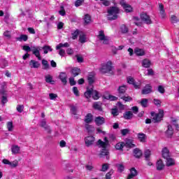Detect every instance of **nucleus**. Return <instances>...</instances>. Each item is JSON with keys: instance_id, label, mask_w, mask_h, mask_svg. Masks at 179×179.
<instances>
[{"instance_id": "1", "label": "nucleus", "mask_w": 179, "mask_h": 179, "mask_svg": "<svg viewBox=\"0 0 179 179\" xmlns=\"http://www.w3.org/2000/svg\"><path fill=\"white\" fill-rule=\"evenodd\" d=\"M108 20H115L118 19V13H120V8L116 6H112L108 10Z\"/></svg>"}, {"instance_id": "2", "label": "nucleus", "mask_w": 179, "mask_h": 179, "mask_svg": "<svg viewBox=\"0 0 179 179\" xmlns=\"http://www.w3.org/2000/svg\"><path fill=\"white\" fill-rule=\"evenodd\" d=\"M150 114L151 117H152V121L156 124L160 122L162 120H163V117H164V110L159 109L158 113L151 112Z\"/></svg>"}, {"instance_id": "3", "label": "nucleus", "mask_w": 179, "mask_h": 179, "mask_svg": "<svg viewBox=\"0 0 179 179\" xmlns=\"http://www.w3.org/2000/svg\"><path fill=\"white\" fill-rule=\"evenodd\" d=\"M113 63L111 61H108L106 64L103 65L100 69L101 73H110L113 75Z\"/></svg>"}, {"instance_id": "4", "label": "nucleus", "mask_w": 179, "mask_h": 179, "mask_svg": "<svg viewBox=\"0 0 179 179\" xmlns=\"http://www.w3.org/2000/svg\"><path fill=\"white\" fill-rule=\"evenodd\" d=\"M97 38L100 40V41H103V44L107 45L110 43V39L108 36H106L104 34V31L101 30L99 31V35Z\"/></svg>"}, {"instance_id": "5", "label": "nucleus", "mask_w": 179, "mask_h": 179, "mask_svg": "<svg viewBox=\"0 0 179 179\" xmlns=\"http://www.w3.org/2000/svg\"><path fill=\"white\" fill-rule=\"evenodd\" d=\"M40 51H41V47L40 46H32L31 47V52L33 53L36 58H38V61H41V55L40 54Z\"/></svg>"}, {"instance_id": "6", "label": "nucleus", "mask_w": 179, "mask_h": 179, "mask_svg": "<svg viewBox=\"0 0 179 179\" xmlns=\"http://www.w3.org/2000/svg\"><path fill=\"white\" fill-rule=\"evenodd\" d=\"M87 81H88V87L90 89H94L93 83L96 81V77H94V74L93 73H90L87 76Z\"/></svg>"}, {"instance_id": "7", "label": "nucleus", "mask_w": 179, "mask_h": 179, "mask_svg": "<svg viewBox=\"0 0 179 179\" xmlns=\"http://www.w3.org/2000/svg\"><path fill=\"white\" fill-rule=\"evenodd\" d=\"M141 20L145 22L146 24H152V19H150V16H149L145 13H143L141 14Z\"/></svg>"}, {"instance_id": "8", "label": "nucleus", "mask_w": 179, "mask_h": 179, "mask_svg": "<svg viewBox=\"0 0 179 179\" xmlns=\"http://www.w3.org/2000/svg\"><path fill=\"white\" fill-rule=\"evenodd\" d=\"M120 3L121 6H122V8L124 9L125 12H127V13L132 12V7L129 4L127 3L125 0H121Z\"/></svg>"}, {"instance_id": "9", "label": "nucleus", "mask_w": 179, "mask_h": 179, "mask_svg": "<svg viewBox=\"0 0 179 179\" xmlns=\"http://www.w3.org/2000/svg\"><path fill=\"white\" fill-rule=\"evenodd\" d=\"M94 141H96V138L93 136H88L85 138V143L87 148H89L90 146H92L93 143H94Z\"/></svg>"}, {"instance_id": "10", "label": "nucleus", "mask_w": 179, "mask_h": 179, "mask_svg": "<svg viewBox=\"0 0 179 179\" xmlns=\"http://www.w3.org/2000/svg\"><path fill=\"white\" fill-rule=\"evenodd\" d=\"M124 147L127 149H134V148H136V145L134 144V140L126 138L124 140Z\"/></svg>"}, {"instance_id": "11", "label": "nucleus", "mask_w": 179, "mask_h": 179, "mask_svg": "<svg viewBox=\"0 0 179 179\" xmlns=\"http://www.w3.org/2000/svg\"><path fill=\"white\" fill-rule=\"evenodd\" d=\"M103 141L98 140L96 145L97 146H99V148H102L103 149H107V146H108V139H107V137H105L103 138Z\"/></svg>"}, {"instance_id": "12", "label": "nucleus", "mask_w": 179, "mask_h": 179, "mask_svg": "<svg viewBox=\"0 0 179 179\" xmlns=\"http://www.w3.org/2000/svg\"><path fill=\"white\" fill-rule=\"evenodd\" d=\"M173 135H174V129H173L171 124H168L167 129L165 131V136L166 138H173Z\"/></svg>"}, {"instance_id": "13", "label": "nucleus", "mask_w": 179, "mask_h": 179, "mask_svg": "<svg viewBox=\"0 0 179 179\" xmlns=\"http://www.w3.org/2000/svg\"><path fill=\"white\" fill-rule=\"evenodd\" d=\"M94 122L96 125H97L98 127H100V125H103V124H106V118L101 116H98L95 117Z\"/></svg>"}, {"instance_id": "14", "label": "nucleus", "mask_w": 179, "mask_h": 179, "mask_svg": "<svg viewBox=\"0 0 179 179\" xmlns=\"http://www.w3.org/2000/svg\"><path fill=\"white\" fill-rule=\"evenodd\" d=\"M128 89V87L127 85H121L117 89L118 96L119 97H121L122 96H124L125 94V92H127V90Z\"/></svg>"}, {"instance_id": "15", "label": "nucleus", "mask_w": 179, "mask_h": 179, "mask_svg": "<svg viewBox=\"0 0 179 179\" xmlns=\"http://www.w3.org/2000/svg\"><path fill=\"white\" fill-rule=\"evenodd\" d=\"M67 78L68 75L65 72H61L59 76V79H60L63 85H66V83H68V81L66 80Z\"/></svg>"}, {"instance_id": "16", "label": "nucleus", "mask_w": 179, "mask_h": 179, "mask_svg": "<svg viewBox=\"0 0 179 179\" xmlns=\"http://www.w3.org/2000/svg\"><path fill=\"white\" fill-rule=\"evenodd\" d=\"M152 87L150 86V85L147 84L143 90L141 91L142 94H149L150 93H152Z\"/></svg>"}, {"instance_id": "17", "label": "nucleus", "mask_w": 179, "mask_h": 179, "mask_svg": "<svg viewBox=\"0 0 179 179\" xmlns=\"http://www.w3.org/2000/svg\"><path fill=\"white\" fill-rule=\"evenodd\" d=\"M138 176V171L135 168H131L130 169V173L128 175L127 179L135 178Z\"/></svg>"}, {"instance_id": "18", "label": "nucleus", "mask_w": 179, "mask_h": 179, "mask_svg": "<svg viewBox=\"0 0 179 179\" xmlns=\"http://www.w3.org/2000/svg\"><path fill=\"white\" fill-rule=\"evenodd\" d=\"M123 118H124V120H132V118H134V113H132L131 111H126L123 114Z\"/></svg>"}, {"instance_id": "19", "label": "nucleus", "mask_w": 179, "mask_h": 179, "mask_svg": "<svg viewBox=\"0 0 179 179\" xmlns=\"http://www.w3.org/2000/svg\"><path fill=\"white\" fill-rule=\"evenodd\" d=\"M103 103L100 101L94 102L93 104V108L94 110H97L98 111H103V108H101V106Z\"/></svg>"}, {"instance_id": "20", "label": "nucleus", "mask_w": 179, "mask_h": 179, "mask_svg": "<svg viewBox=\"0 0 179 179\" xmlns=\"http://www.w3.org/2000/svg\"><path fill=\"white\" fill-rule=\"evenodd\" d=\"M45 80L46 83H50V85H55V81L52 80V76L48 74L45 76Z\"/></svg>"}, {"instance_id": "21", "label": "nucleus", "mask_w": 179, "mask_h": 179, "mask_svg": "<svg viewBox=\"0 0 179 179\" xmlns=\"http://www.w3.org/2000/svg\"><path fill=\"white\" fill-rule=\"evenodd\" d=\"M134 156L136 159H139L142 156V150H141L139 148H135L133 150Z\"/></svg>"}, {"instance_id": "22", "label": "nucleus", "mask_w": 179, "mask_h": 179, "mask_svg": "<svg viewBox=\"0 0 179 179\" xmlns=\"http://www.w3.org/2000/svg\"><path fill=\"white\" fill-rule=\"evenodd\" d=\"M40 65H41L38 62L36 61V60H31L29 62V66H31V68H40Z\"/></svg>"}, {"instance_id": "23", "label": "nucleus", "mask_w": 179, "mask_h": 179, "mask_svg": "<svg viewBox=\"0 0 179 179\" xmlns=\"http://www.w3.org/2000/svg\"><path fill=\"white\" fill-rule=\"evenodd\" d=\"M162 157H164V159H166L170 158V151L169 150V149H167V148H163Z\"/></svg>"}, {"instance_id": "24", "label": "nucleus", "mask_w": 179, "mask_h": 179, "mask_svg": "<svg viewBox=\"0 0 179 179\" xmlns=\"http://www.w3.org/2000/svg\"><path fill=\"white\" fill-rule=\"evenodd\" d=\"M150 65H152V62L149 59H144L142 61V66H143V68H150Z\"/></svg>"}, {"instance_id": "25", "label": "nucleus", "mask_w": 179, "mask_h": 179, "mask_svg": "<svg viewBox=\"0 0 179 179\" xmlns=\"http://www.w3.org/2000/svg\"><path fill=\"white\" fill-rule=\"evenodd\" d=\"M85 124H90L92 121H93V115L92 113H87L85 117Z\"/></svg>"}, {"instance_id": "26", "label": "nucleus", "mask_w": 179, "mask_h": 179, "mask_svg": "<svg viewBox=\"0 0 179 179\" xmlns=\"http://www.w3.org/2000/svg\"><path fill=\"white\" fill-rule=\"evenodd\" d=\"M138 138L140 142H143V143L146 142V139H148V136H146V134H145L143 133H138Z\"/></svg>"}, {"instance_id": "27", "label": "nucleus", "mask_w": 179, "mask_h": 179, "mask_svg": "<svg viewBox=\"0 0 179 179\" xmlns=\"http://www.w3.org/2000/svg\"><path fill=\"white\" fill-rule=\"evenodd\" d=\"M93 89H90V87H87V91L85 92L84 96L86 99H90L92 97Z\"/></svg>"}, {"instance_id": "28", "label": "nucleus", "mask_w": 179, "mask_h": 179, "mask_svg": "<svg viewBox=\"0 0 179 179\" xmlns=\"http://www.w3.org/2000/svg\"><path fill=\"white\" fill-rule=\"evenodd\" d=\"M134 53L138 57H143V55H145V50H143V49H140V48H136L134 50Z\"/></svg>"}, {"instance_id": "29", "label": "nucleus", "mask_w": 179, "mask_h": 179, "mask_svg": "<svg viewBox=\"0 0 179 179\" xmlns=\"http://www.w3.org/2000/svg\"><path fill=\"white\" fill-rule=\"evenodd\" d=\"M164 169V164H163V161L159 159L157 162V170L159 171L163 170Z\"/></svg>"}, {"instance_id": "30", "label": "nucleus", "mask_w": 179, "mask_h": 179, "mask_svg": "<svg viewBox=\"0 0 179 179\" xmlns=\"http://www.w3.org/2000/svg\"><path fill=\"white\" fill-rule=\"evenodd\" d=\"M13 155H17L20 152V148L17 145H13L11 148Z\"/></svg>"}, {"instance_id": "31", "label": "nucleus", "mask_w": 179, "mask_h": 179, "mask_svg": "<svg viewBox=\"0 0 179 179\" xmlns=\"http://www.w3.org/2000/svg\"><path fill=\"white\" fill-rule=\"evenodd\" d=\"M41 50H43L44 54H48V52H51L52 51V49L50 45H44L41 48Z\"/></svg>"}, {"instance_id": "32", "label": "nucleus", "mask_w": 179, "mask_h": 179, "mask_svg": "<svg viewBox=\"0 0 179 179\" xmlns=\"http://www.w3.org/2000/svg\"><path fill=\"white\" fill-rule=\"evenodd\" d=\"M108 153L109 152L107 148H102V151L100 153V157H103V156H106V159H109Z\"/></svg>"}, {"instance_id": "33", "label": "nucleus", "mask_w": 179, "mask_h": 179, "mask_svg": "<svg viewBox=\"0 0 179 179\" xmlns=\"http://www.w3.org/2000/svg\"><path fill=\"white\" fill-rule=\"evenodd\" d=\"M124 147H125L124 142L117 143L115 145V149L117 150H122V149H124Z\"/></svg>"}, {"instance_id": "34", "label": "nucleus", "mask_w": 179, "mask_h": 179, "mask_svg": "<svg viewBox=\"0 0 179 179\" xmlns=\"http://www.w3.org/2000/svg\"><path fill=\"white\" fill-rule=\"evenodd\" d=\"M71 73H73V76H78V75H79V73H80V69H79L78 67H75V68L72 69Z\"/></svg>"}, {"instance_id": "35", "label": "nucleus", "mask_w": 179, "mask_h": 179, "mask_svg": "<svg viewBox=\"0 0 179 179\" xmlns=\"http://www.w3.org/2000/svg\"><path fill=\"white\" fill-rule=\"evenodd\" d=\"M122 100H124V101H132V97L128 96V94H125L124 95H122V96H120Z\"/></svg>"}, {"instance_id": "36", "label": "nucleus", "mask_w": 179, "mask_h": 179, "mask_svg": "<svg viewBox=\"0 0 179 179\" xmlns=\"http://www.w3.org/2000/svg\"><path fill=\"white\" fill-rule=\"evenodd\" d=\"M92 96L94 100H99V99H100V96H99V92H97L96 90H94L93 89Z\"/></svg>"}, {"instance_id": "37", "label": "nucleus", "mask_w": 179, "mask_h": 179, "mask_svg": "<svg viewBox=\"0 0 179 179\" xmlns=\"http://www.w3.org/2000/svg\"><path fill=\"white\" fill-rule=\"evenodd\" d=\"M85 24H89L92 22V17L89 14L85 15L84 17Z\"/></svg>"}, {"instance_id": "38", "label": "nucleus", "mask_w": 179, "mask_h": 179, "mask_svg": "<svg viewBox=\"0 0 179 179\" xmlns=\"http://www.w3.org/2000/svg\"><path fill=\"white\" fill-rule=\"evenodd\" d=\"M166 166L170 167L171 166H174V159L172 158H166Z\"/></svg>"}, {"instance_id": "39", "label": "nucleus", "mask_w": 179, "mask_h": 179, "mask_svg": "<svg viewBox=\"0 0 179 179\" xmlns=\"http://www.w3.org/2000/svg\"><path fill=\"white\" fill-rule=\"evenodd\" d=\"M68 47H69V43H59V44L56 47V50H61V48H67Z\"/></svg>"}, {"instance_id": "40", "label": "nucleus", "mask_w": 179, "mask_h": 179, "mask_svg": "<svg viewBox=\"0 0 179 179\" xmlns=\"http://www.w3.org/2000/svg\"><path fill=\"white\" fill-rule=\"evenodd\" d=\"M148 99H142L140 103L144 108H146L148 107Z\"/></svg>"}, {"instance_id": "41", "label": "nucleus", "mask_w": 179, "mask_h": 179, "mask_svg": "<svg viewBox=\"0 0 179 179\" xmlns=\"http://www.w3.org/2000/svg\"><path fill=\"white\" fill-rule=\"evenodd\" d=\"M42 65H43V69H50V64H48V62L45 59H42Z\"/></svg>"}, {"instance_id": "42", "label": "nucleus", "mask_w": 179, "mask_h": 179, "mask_svg": "<svg viewBox=\"0 0 179 179\" xmlns=\"http://www.w3.org/2000/svg\"><path fill=\"white\" fill-rule=\"evenodd\" d=\"M28 38L29 37L27 36V35L22 34L20 36V37L17 38V40H18V41H26L27 40H28Z\"/></svg>"}, {"instance_id": "43", "label": "nucleus", "mask_w": 179, "mask_h": 179, "mask_svg": "<svg viewBox=\"0 0 179 179\" xmlns=\"http://www.w3.org/2000/svg\"><path fill=\"white\" fill-rule=\"evenodd\" d=\"M71 34L73 40H76V38H78V36H79V29H76Z\"/></svg>"}, {"instance_id": "44", "label": "nucleus", "mask_w": 179, "mask_h": 179, "mask_svg": "<svg viewBox=\"0 0 179 179\" xmlns=\"http://www.w3.org/2000/svg\"><path fill=\"white\" fill-rule=\"evenodd\" d=\"M145 160L147 162H149V157H150V150H146L144 152Z\"/></svg>"}, {"instance_id": "45", "label": "nucleus", "mask_w": 179, "mask_h": 179, "mask_svg": "<svg viewBox=\"0 0 179 179\" xmlns=\"http://www.w3.org/2000/svg\"><path fill=\"white\" fill-rule=\"evenodd\" d=\"M122 136H125L126 135H128V134H129V132H131V131L129 130V129H122L120 131Z\"/></svg>"}, {"instance_id": "46", "label": "nucleus", "mask_w": 179, "mask_h": 179, "mask_svg": "<svg viewBox=\"0 0 179 179\" xmlns=\"http://www.w3.org/2000/svg\"><path fill=\"white\" fill-rule=\"evenodd\" d=\"M59 14L61 15V16H65L66 15V12H65V8L63 6H60V10H59Z\"/></svg>"}, {"instance_id": "47", "label": "nucleus", "mask_w": 179, "mask_h": 179, "mask_svg": "<svg viewBox=\"0 0 179 179\" xmlns=\"http://www.w3.org/2000/svg\"><path fill=\"white\" fill-rule=\"evenodd\" d=\"M117 171L119 173H122V171H124L125 167L124 166V165H122V164H119L117 165Z\"/></svg>"}, {"instance_id": "48", "label": "nucleus", "mask_w": 179, "mask_h": 179, "mask_svg": "<svg viewBox=\"0 0 179 179\" xmlns=\"http://www.w3.org/2000/svg\"><path fill=\"white\" fill-rule=\"evenodd\" d=\"M71 113L73 115H76V114L78 113V109H76V106H71Z\"/></svg>"}, {"instance_id": "49", "label": "nucleus", "mask_w": 179, "mask_h": 179, "mask_svg": "<svg viewBox=\"0 0 179 179\" xmlns=\"http://www.w3.org/2000/svg\"><path fill=\"white\" fill-rule=\"evenodd\" d=\"M79 41L82 44H83L84 43H86V36L85 34L80 35Z\"/></svg>"}, {"instance_id": "50", "label": "nucleus", "mask_w": 179, "mask_h": 179, "mask_svg": "<svg viewBox=\"0 0 179 179\" xmlns=\"http://www.w3.org/2000/svg\"><path fill=\"white\" fill-rule=\"evenodd\" d=\"M7 128H8V130L10 132L12 131H13V122H8L7 123Z\"/></svg>"}, {"instance_id": "51", "label": "nucleus", "mask_w": 179, "mask_h": 179, "mask_svg": "<svg viewBox=\"0 0 179 179\" xmlns=\"http://www.w3.org/2000/svg\"><path fill=\"white\" fill-rule=\"evenodd\" d=\"M157 90L159 93H161V94H164V93L166 92V90H164V87H163L162 85L158 86Z\"/></svg>"}, {"instance_id": "52", "label": "nucleus", "mask_w": 179, "mask_h": 179, "mask_svg": "<svg viewBox=\"0 0 179 179\" xmlns=\"http://www.w3.org/2000/svg\"><path fill=\"white\" fill-rule=\"evenodd\" d=\"M10 166L13 169H15V167H17V166H19V162L17 160H14L13 162H10Z\"/></svg>"}, {"instance_id": "53", "label": "nucleus", "mask_w": 179, "mask_h": 179, "mask_svg": "<svg viewBox=\"0 0 179 179\" xmlns=\"http://www.w3.org/2000/svg\"><path fill=\"white\" fill-rule=\"evenodd\" d=\"M153 101H154V104L157 106V107H161L162 101H160V99H154Z\"/></svg>"}, {"instance_id": "54", "label": "nucleus", "mask_w": 179, "mask_h": 179, "mask_svg": "<svg viewBox=\"0 0 179 179\" xmlns=\"http://www.w3.org/2000/svg\"><path fill=\"white\" fill-rule=\"evenodd\" d=\"M178 22H179V20L175 15H172L171 17V22L173 23V24L177 23Z\"/></svg>"}, {"instance_id": "55", "label": "nucleus", "mask_w": 179, "mask_h": 179, "mask_svg": "<svg viewBox=\"0 0 179 179\" xmlns=\"http://www.w3.org/2000/svg\"><path fill=\"white\" fill-rule=\"evenodd\" d=\"M48 126L47 124V120H45V119H43L41 120V124L40 127H41L42 128H45V127Z\"/></svg>"}, {"instance_id": "56", "label": "nucleus", "mask_w": 179, "mask_h": 179, "mask_svg": "<svg viewBox=\"0 0 179 179\" xmlns=\"http://www.w3.org/2000/svg\"><path fill=\"white\" fill-rule=\"evenodd\" d=\"M24 108V106H23V105H17V111L18 113H23Z\"/></svg>"}, {"instance_id": "57", "label": "nucleus", "mask_w": 179, "mask_h": 179, "mask_svg": "<svg viewBox=\"0 0 179 179\" xmlns=\"http://www.w3.org/2000/svg\"><path fill=\"white\" fill-rule=\"evenodd\" d=\"M120 30L122 33L126 34L128 31V27H127V26L125 25H122L120 27Z\"/></svg>"}, {"instance_id": "58", "label": "nucleus", "mask_w": 179, "mask_h": 179, "mask_svg": "<svg viewBox=\"0 0 179 179\" xmlns=\"http://www.w3.org/2000/svg\"><path fill=\"white\" fill-rule=\"evenodd\" d=\"M73 92L76 96V97H79V90H78L77 87H73Z\"/></svg>"}, {"instance_id": "59", "label": "nucleus", "mask_w": 179, "mask_h": 179, "mask_svg": "<svg viewBox=\"0 0 179 179\" xmlns=\"http://www.w3.org/2000/svg\"><path fill=\"white\" fill-rule=\"evenodd\" d=\"M7 101H8V96H2V97H1V104L5 106V104H6Z\"/></svg>"}, {"instance_id": "60", "label": "nucleus", "mask_w": 179, "mask_h": 179, "mask_svg": "<svg viewBox=\"0 0 179 179\" xmlns=\"http://www.w3.org/2000/svg\"><path fill=\"white\" fill-rule=\"evenodd\" d=\"M114 173V171L110 170L109 172H108L106 175V179H111V176H113V173Z\"/></svg>"}, {"instance_id": "61", "label": "nucleus", "mask_w": 179, "mask_h": 179, "mask_svg": "<svg viewBox=\"0 0 179 179\" xmlns=\"http://www.w3.org/2000/svg\"><path fill=\"white\" fill-rule=\"evenodd\" d=\"M49 97L50 100H55V99L58 97V95L57 94L50 93L49 94Z\"/></svg>"}, {"instance_id": "62", "label": "nucleus", "mask_w": 179, "mask_h": 179, "mask_svg": "<svg viewBox=\"0 0 179 179\" xmlns=\"http://www.w3.org/2000/svg\"><path fill=\"white\" fill-rule=\"evenodd\" d=\"M22 50H24V51H26L27 52H30V51H31V48H30V46L29 45H24L22 47Z\"/></svg>"}, {"instance_id": "63", "label": "nucleus", "mask_w": 179, "mask_h": 179, "mask_svg": "<svg viewBox=\"0 0 179 179\" xmlns=\"http://www.w3.org/2000/svg\"><path fill=\"white\" fill-rule=\"evenodd\" d=\"M83 0H77L75 2V6H76V8H78V6H80L82 3H83Z\"/></svg>"}, {"instance_id": "64", "label": "nucleus", "mask_w": 179, "mask_h": 179, "mask_svg": "<svg viewBox=\"0 0 179 179\" xmlns=\"http://www.w3.org/2000/svg\"><path fill=\"white\" fill-rule=\"evenodd\" d=\"M108 170V164H104L102 165V169L101 171H107Z\"/></svg>"}]
</instances>
